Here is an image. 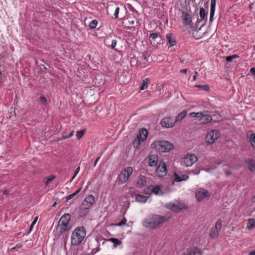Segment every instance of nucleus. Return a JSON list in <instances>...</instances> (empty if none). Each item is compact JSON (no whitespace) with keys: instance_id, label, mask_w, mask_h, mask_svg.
Returning a JSON list of instances; mask_svg holds the SVG:
<instances>
[{"instance_id":"f257e3e1","label":"nucleus","mask_w":255,"mask_h":255,"mask_svg":"<svg viewBox=\"0 0 255 255\" xmlns=\"http://www.w3.org/2000/svg\"><path fill=\"white\" fill-rule=\"evenodd\" d=\"M168 218L157 215H152L149 216L144 221V225L146 228L151 229H155L159 228L164 223L167 222Z\"/></svg>"},{"instance_id":"f03ea898","label":"nucleus","mask_w":255,"mask_h":255,"mask_svg":"<svg viewBox=\"0 0 255 255\" xmlns=\"http://www.w3.org/2000/svg\"><path fill=\"white\" fill-rule=\"evenodd\" d=\"M86 231L84 227H78L72 232L71 236V244L76 246L81 244L85 238Z\"/></svg>"},{"instance_id":"7ed1b4c3","label":"nucleus","mask_w":255,"mask_h":255,"mask_svg":"<svg viewBox=\"0 0 255 255\" xmlns=\"http://www.w3.org/2000/svg\"><path fill=\"white\" fill-rule=\"evenodd\" d=\"M151 148L161 152H168L173 148V145L167 141H156L151 145Z\"/></svg>"},{"instance_id":"20e7f679","label":"nucleus","mask_w":255,"mask_h":255,"mask_svg":"<svg viewBox=\"0 0 255 255\" xmlns=\"http://www.w3.org/2000/svg\"><path fill=\"white\" fill-rule=\"evenodd\" d=\"M190 116L192 118H198L200 123L204 125L210 123L212 120V117L208 114L207 111L198 113L192 112L190 113Z\"/></svg>"},{"instance_id":"39448f33","label":"nucleus","mask_w":255,"mask_h":255,"mask_svg":"<svg viewBox=\"0 0 255 255\" xmlns=\"http://www.w3.org/2000/svg\"><path fill=\"white\" fill-rule=\"evenodd\" d=\"M133 169L131 167H128L123 169L117 177V181L120 184L126 182L132 174Z\"/></svg>"},{"instance_id":"423d86ee","label":"nucleus","mask_w":255,"mask_h":255,"mask_svg":"<svg viewBox=\"0 0 255 255\" xmlns=\"http://www.w3.org/2000/svg\"><path fill=\"white\" fill-rule=\"evenodd\" d=\"M71 220V215L68 213L64 214L60 219L58 227L63 231H68L71 229V226L69 224Z\"/></svg>"},{"instance_id":"0eeeda50","label":"nucleus","mask_w":255,"mask_h":255,"mask_svg":"<svg viewBox=\"0 0 255 255\" xmlns=\"http://www.w3.org/2000/svg\"><path fill=\"white\" fill-rule=\"evenodd\" d=\"M198 160V157L194 154H189L183 158L181 164L182 165L188 167L192 166Z\"/></svg>"},{"instance_id":"6e6552de","label":"nucleus","mask_w":255,"mask_h":255,"mask_svg":"<svg viewBox=\"0 0 255 255\" xmlns=\"http://www.w3.org/2000/svg\"><path fill=\"white\" fill-rule=\"evenodd\" d=\"M222 227V222L219 219L216 223L215 226L213 227L210 232V237L212 239H217L219 236V232Z\"/></svg>"},{"instance_id":"1a4fd4ad","label":"nucleus","mask_w":255,"mask_h":255,"mask_svg":"<svg viewBox=\"0 0 255 255\" xmlns=\"http://www.w3.org/2000/svg\"><path fill=\"white\" fill-rule=\"evenodd\" d=\"M220 136L219 131L217 130H212L208 132L206 136V140L209 144H212L215 140L217 139Z\"/></svg>"},{"instance_id":"9d476101","label":"nucleus","mask_w":255,"mask_h":255,"mask_svg":"<svg viewBox=\"0 0 255 255\" xmlns=\"http://www.w3.org/2000/svg\"><path fill=\"white\" fill-rule=\"evenodd\" d=\"M199 16L200 18H198L197 20L196 25L198 26V24L199 23L202 22V24L201 25V27H202L205 25L207 21L208 11H206L205 9L203 7H201L200 8Z\"/></svg>"},{"instance_id":"9b49d317","label":"nucleus","mask_w":255,"mask_h":255,"mask_svg":"<svg viewBox=\"0 0 255 255\" xmlns=\"http://www.w3.org/2000/svg\"><path fill=\"white\" fill-rule=\"evenodd\" d=\"M176 123V121L173 117H168L163 118L160 121V124L161 127L168 128L173 127Z\"/></svg>"},{"instance_id":"f8f14e48","label":"nucleus","mask_w":255,"mask_h":255,"mask_svg":"<svg viewBox=\"0 0 255 255\" xmlns=\"http://www.w3.org/2000/svg\"><path fill=\"white\" fill-rule=\"evenodd\" d=\"M195 196L198 201L200 202L210 196V193L203 188H199L196 191Z\"/></svg>"},{"instance_id":"ddd939ff","label":"nucleus","mask_w":255,"mask_h":255,"mask_svg":"<svg viewBox=\"0 0 255 255\" xmlns=\"http://www.w3.org/2000/svg\"><path fill=\"white\" fill-rule=\"evenodd\" d=\"M181 19L183 24L185 26H191L192 24V18L190 14L186 11L182 12Z\"/></svg>"},{"instance_id":"4468645a","label":"nucleus","mask_w":255,"mask_h":255,"mask_svg":"<svg viewBox=\"0 0 255 255\" xmlns=\"http://www.w3.org/2000/svg\"><path fill=\"white\" fill-rule=\"evenodd\" d=\"M245 163L248 169L252 172L255 171V159L253 158H246L245 159Z\"/></svg>"},{"instance_id":"2eb2a0df","label":"nucleus","mask_w":255,"mask_h":255,"mask_svg":"<svg viewBox=\"0 0 255 255\" xmlns=\"http://www.w3.org/2000/svg\"><path fill=\"white\" fill-rule=\"evenodd\" d=\"M184 255H202V251L197 247L187 249L184 253Z\"/></svg>"},{"instance_id":"dca6fc26","label":"nucleus","mask_w":255,"mask_h":255,"mask_svg":"<svg viewBox=\"0 0 255 255\" xmlns=\"http://www.w3.org/2000/svg\"><path fill=\"white\" fill-rule=\"evenodd\" d=\"M156 171L160 177H163L167 173L166 167L164 162H160L157 168Z\"/></svg>"},{"instance_id":"f3484780","label":"nucleus","mask_w":255,"mask_h":255,"mask_svg":"<svg viewBox=\"0 0 255 255\" xmlns=\"http://www.w3.org/2000/svg\"><path fill=\"white\" fill-rule=\"evenodd\" d=\"M96 203L95 198L92 195H89L86 196L83 201L82 203H84L86 206L92 208L93 205Z\"/></svg>"},{"instance_id":"a211bd4d","label":"nucleus","mask_w":255,"mask_h":255,"mask_svg":"<svg viewBox=\"0 0 255 255\" xmlns=\"http://www.w3.org/2000/svg\"><path fill=\"white\" fill-rule=\"evenodd\" d=\"M216 0H211V4H210V17H209V22L211 24L214 18V14L216 8Z\"/></svg>"},{"instance_id":"6ab92c4d","label":"nucleus","mask_w":255,"mask_h":255,"mask_svg":"<svg viewBox=\"0 0 255 255\" xmlns=\"http://www.w3.org/2000/svg\"><path fill=\"white\" fill-rule=\"evenodd\" d=\"M167 44L168 45V47L173 46L176 44V41L175 37L172 33H168L166 36Z\"/></svg>"},{"instance_id":"aec40b11","label":"nucleus","mask_w":255,"mask_h":255,"mask_svg":"<svg viewBox=\"0 0 255 255\" xmlns=\"http://www.w3.org/2000/svg\"><path fill=\"white\" fill-rule=\"evenodd\" d=\"M91 208L87 206L84 203H82L79 207V214L81 217L85 216L89 212Z\"/></svg>"},{"instance_id":"412c9836","label":"nucleus","mask_w":255,"mask_h":255,"mask_svg":"<svg viewBox=\"0 0 255 255\" xmlns=\"http://www.w3.org/2000/svg\"><path fill=\"white\" fill-rule=\"evenodd\" d=\"M169 208L171 210L175 212H178L185 208V205L183 204H181L180 203L173 204L169 205Z\"/></svg>"},{"instance_id":"4be33fe9","label":"nucleus","mask_w":255,"mask_h":255,"mask_svg":"<svg viewBox=\"0 0 255 255\" xmlns=\"http://www.w3.org/2000/svg\"><path fill=\"white\" fill-rule=\"evenodd\" d=\"M149 56L147 54H142V55L139 57L138 62L140 65H143V66H146L148 65Z\"/></svg>"},{"instance_id":"5701e85b","label":"nucleus","mask_w":255,"mask_h":255,"mask_svg":"<svg viewBox=\"0 0 255 255\" xmlns=\"http://www.w3.org/2000/svg\"><path fill=\"white\" fill-rule=\"evenodd\" d=\"M247 139L250 140L253 148L255 150V133L249 131L247 132Z\"/></svg>"},{"instance_id":"b1692460","label":"nucleus","mask_w":255,"mask_h":255,"mask_svg":"<svg viewBox=\"0 0 255 255\" xmlns=\"http://www.w3.org/2000/svg\"><path fill=\"white\" fill-rule=\"evenodd\" d=\"M146 177L142 175L139 176L136 183V187L142 188L146 185Z\"/></svg>"},{"instance_id":"393cba45","label":"nucleus","mask_w":255,"mask_h":255,"mask_svg":"<svg viewBox=\"0 0 255 255\" xmlns=\"http://www.w3.org/2000/svg\"><path fill=\"white\" fill-rule=\"evenodd\" d=\"M157 164V156L156 155H151L148 157V164L150 166H156Z\"/></svg>"},{"instance_id":"a878e982","label":"nucleus","mask_w":255,"mask_h":255,"mask_svg":"<svg viewBox=\"0 0 255 255\" xmlns=\"http://www.w3.org/2000/svg\"><path fill=\"white\" fill-rule=\"evenodd\" d=\"M147 134V130L145 128H142L139 130V133L137 134V137L143 141L146 139Z\"/></svg>"},{"instance_id":"bb28decb","label":"nucleus","mask_w":255,"mask_h":255,"mask_svg":"<svg viewBox=\"0 0 255 255\" xmlns=\"http://www.w3.org/2000/svg\"><path fill=\"white\" fill-rule=\"evenodd\" d=\"M175 180L177 182L187 180L189 176L186 174L178 175L177 173L174 174Z\"/></svg>"},{"instance_id":"cd10ccee","label":"nucleus","mask_w":255,"mask_h":255,"mask_svg":"<svg viewBox=\"0 0 255 255\" xmlns=\"http://www.w3.org/2000/svg\"><path fill=\"white\" fill-rule=\"evenodd\" d=\"M135 199L136 201L139 203H144L147 200L148 197L143 195L137 194L135 196Z\"/></svg>"},{"instance_id":"c85d7f7f","label":"nucleus","mask_w":255,"mask_h":255,"mask_svg":"<svg viewBox=\"0 0 255 255\" xmlns=\"http://www.w3.org/2000/svg\"><path fill=\"white\" fill-rule=\"evenodd\" d=\"M187 114L186 111H183L182 112H181L180 114L178 115L177 116H176V119L175 121H176V123L181 121L182 120H183L185 117L186 116Z\"/></svg>"},{"instance_id":"c756f323","label":"nucleus","mask_w":255,"mask_h":255,"mask_svg":"<svg viewBox=\"0 0 255 255\" xmlns=\"http://www.w3.org/2000/svg\"><path fill=\"white\" fill-rule=\"evenodd\" d=\"M152 192L156 195H161L163 194L160 187L159 186H156L152 189Z\"/></svg>"},{"instance_id":"7c9ffc66","label":"nucleus","mask_w":255,"mask_h":255,"mask_svg":"<svg viewBox=\"0 0 255 255\" xmlns=\"http://www.w3.org/2000/svg\"><path fill=\"white\" fill-rule=\"evenodd\" d=\"M108 241L113 243L115 247L119 246L122 244L121 241L117 238H110L108 240Z\"/></svg>"},{"instance_id":"2f4dec72","label":"nucleus","mask_w":255,"mask_h":255,"mask_svg":"<svg viewBox=\"0 0 255 255\" xmlns=\"http://www.w3.org/2000/svg\"><path fill=\"white\" fill-rule=\"evenodd\" d=\"M149 83V80L148 78H146L142 81V84L140 86V89L143 90L147 88L148 84Z\"/></svg>"},{"instance_id":"473e14b6","label":"nucleus","mask_w":255,"mask_h":255,"mask_svg":"<svg viewBox=\"0 0 255 255\" xmlns=\"http://www.w3.org/2000/svg\"><path fill=\"white\" fill-rule=\"evenodd\" d=\"M247 228L249 229H252L255 228V219H251L249 220Z\"/></svg>"},{"instance_id":"72a5a7b5","label":"nucleus","mask_w":255,"mask_h":255,"mask_svg":"<svg viewBox=\"0 0 255 255\" xmlns=\"http://www.w3.org/2000/svg\"><path fill=\"white\" fill-rule=\"evenodd\" d=\"M81 188L78 189L74 193L67 196L66 198L67 200L72 199L76 196L81 190Z\"/></svg>"},{"instance_id":"f704fd0d","label":"nucleus","mask_w":255,"mask_h":255,"mask_svg":"<svg viewBox=\"0 0 255 255\" xmlns=\"http://www.w3.org/2000/svg\"><path fill=\"white\" fill-rule=\"evenodd\" d=\"M55 177L53 175H51L47 178H45L44 179V181L46 185H48V184L51 183L53 180L55 179Z\"/></svg>"},{"instance_id":"c9c22d12","label":"nucleus","mask_w":255,"mask_h":255,"mask_svg":"<svg viewBox=\"0 0 255 255\" xmlns=\"http://www.w3.org/2000/svg\"><path fill=\"white\" fill-rule=\"evenodd\" d=\"M141 141H142L141 139L136 137V138L133 141V145L134 147L137 148L140 145Z\"/></svg>"},{"instance_id":"e433bc0d","label":"nucleus","mask_w":255,"mask_h":255,"mask_svg":"<svg viewBox=\"0 0 255 255\" xmlns=\"http://www.w3.org/2000/svg\"><path fill=\"white\" fill-rule=\"evenodd\" d=\"M239 56L237 54H234L231 56H228L226 57V60L227 62H231L233 59L239 58Z\"/></svg>"},{"instance_id":"4c0bfd02","label":"nucleus","mask_w":255,"mask_h":255,"mask_svg":"<svg viewBox=\"0 0 255 255\" xmlns=\"http://www.w3.org/2000/svg\"><path fill=\"white\" fill-rule=\"evenodd\" d=\"M85 133V130H81L76 132V136L78 139H80Z\"/></svg>"},{"instance_id":"58836bf2","label":"nucleus","mask_w":255,"mask_h":255,"mask_svg":"<svg viewBox=\"0 0 255 255\" xmlns=\"http://www.w3.org/2000/svg\"><path fill=\"white\" fill-rule=\"evenodd\" d=\"M98 24V21L96 20H93L89 23V27L92 29H94L96 27Z\"/></svg>"},{"instance_id":"ea45409f","label":"nucleus","mask_w":255,"mask_h":255,"mask_svg":"<svg viewBox=\"0 0 255 255\" xmlns=\"http://www.w3.org/2000/svg\"><path fill=\"white\" fill-rule=\"evenodd\" d=\"M74 133V131L72 130L69 135H63L60 137V138L59 139L60 140H62V139H67L68 138H69V137H71L72 136H73Z\"/></svg>"},{"instance_id":"a19ab883","label":"nucleus","mask_w":255,"mask_h":255,"mask_svg":"<svg viewBox=\"0 0 255 255\" xmlns=\"http://www.w3.org/2000/svg\"><path fill=\"white\" fill-rule=\"evenodd\" d=\"M126 223H127V219L125 217H124L123 219H122V220L121 222H120L119 223H118L116 225V226L121 227L123 225H125L126 224Z\"/></svg>"},{"instance_id":"79ce46f5","label":"nucleus","mask_w":255,"mask_h":255,"mask_svg":"<svg viewBox=\"0 0 255 255\" xmlns=\"http://www.w3.org/2000/svg\"><path fill=\"white\" fill-rule=\"evenodd\" d=\"M80 167L79 166L78 167L75 171V173H74V175L73 176V177H72L71 179V181H72L75 178V177L76 176V175H77V174L79 173V171H80Z\"/></svg>"},{"instance_id":"37998d69","label":"nucleus","mask_w":255,"mask_h":255,"mask_svg":"<svg viewBox=\"0 0 255 255\" xmlns=\"http://www.w3.org/2000/svg\"><path fill=\"white\" fill-rule=\"evenodd\" d=\"M158 37V34L157 33H152L150 35V38L152 40H155Z\"/></svg>"},{"instance_id":"c03bdc74","label":"nucleus","mask_w":255,"mask_h":255,"mask_svg":"<svg viewBox=\"0 0 255 255\" xmlns=\"http://www.w3.org/2000/svg\"><path fill=\"white\" fill-rule=\"evenodd\" d=\"M120 8L119 7H117L115 9L114 16L116 18H118L119 17V13Z\"/></svg>"},{"instance_id":"a18cd8bd","label":"nucleus","mask_w":255,"mask_h":255,"mask_svg":"<svg viewBox=\"0 0 255 255\" xmlns=\"http://www.w3.org/2000/svg\"><path fill=\"white\" fill-rule=\"evenodd\" d=\"M38 217L36 216L34 220L33 221V222H32L31 224V226H30V230H32V228L33 227V226L36 224V222L38 220Z\"/></svg>"},{"instance_id":"49530a36","label":"nucleus","mask_w":255,"mask_h":255,"mask_svg":"<svg viewBox=\"0 0 255 255\" xmlns=\"http://www.w3.org/2000/svg\"><path fill=\"white\" fill-rule=\"evenodd\" d=\"M39 100L41 102L44 103L45 104H47V101L46 98L45 97L40 96L39 98Z\"/></svg>"},{"instance_id":"de8ad7c7","label":"nucleus","mask_w":255,"mask_h":255,"mask_svg":"<svg viewBox=\"0 0 255 255\" xmlns=\"http://www.w3.org/2000/svg\"><path fill=\"white\" fill-rule=\"evenodd\" d=\"M117 43V42L116 40H115V39L112 40L111 45V47L112 48H115L116 46Z\"/></svg>"},{"instance_id":"09e8293b","label":"nucleus","mask_w":255,"mask_h":255,"mask_svg":"<svg viewBox=\"0 0 255 255\" xmlns=\"http://www.w3.org/2000/svg\"><path fill=\"white\" fill-rule=\"evenodd\" d=\"M202 89L206 91H208L209 90V88L208 86H207V85L202 86Z\"/></svg>"},{"instance_id":"8fccbe9b","label":"nucleus","mask_w":255,"mask_h":255,"mask_svg":"<svg viewBox=\"0 0 255 255\" xmlns=\"http://www.w3.org/2000/svg\"><path fill=\"white\" fill-rule=\"evenodd\" d=\"M250 72L255 77V68H251L250 69Z\"/></svg>"},{"instance_id":"3c124183","label":"nucleus","mask_w":255,"mask_h":255,"mask_svg":"<svg viewBox=\"0 0 255 255\" xmlns=\"http://www.w3.org/2000/svg\"><path fill=\"white\" fill-rule=\"evenodd\" d=\"M101 157L100 156H99L98 158H97V159L95 160V162H94V166H96L98 162L99 161V160H100Z\"/></svg>"},{"instance_id":"603ef678","label":"nucleus","mask_w":255,"mask_h":255,"mask_svg":"<svg viewBox=\"0 0 255 255\" xmlns=\"http://www.w3.org/2000/svg\"><path fill=\"white\" fill-rule=\"evenodd\" d=\"M2 193H3V195H8L9 194V191L5 189L3 191Z\"/></svg>"},{"instance_id":"864d4df0","label":"nucleus","mask_w":255,"mask_h":255,"mask_svg":"<svg viewBox=\"0 0 255 255\" xmlns=\"http://www.w3.org/2000/svg\"><path fill=\"white\" fill-rule=\"evenodd\" d=\"M22 247L21 244H17L15 247H13L12 249L13 250L15 248H20Z\"/></svg>"},{"instance_id":"5fc2aeb1","label":"nucleus","mask_w":255,"mask_h":255,"mask_svg":"<svg viewBox=\"0 0 255 255\" xmlns=\"http://www.w3.org/2000/svg\"><path fill=\"white\" fill-rule=\"evenodd\" d=\"M128 21L129 24H130V25H132L134 23V21L133 20L128 19Z\"/></svg>"},{"instance_id":"6e6d98bb","label":"nucleus","mask_w":255,"mask_h":255,"mask_svg":"<svg viewBox=\"0 0 255 255\" xmlns=\"http://www.w3.org/2000/svg\"><path fill=\"white\" fill-rule=\"evenodd\" d=\"M187 70L186 69H182L180 71L181 73H183L186 74L187 73Z\"/></svg>"},{"instance_id":"4d7b16f0","label":"nucleus","mask_w":255,"mask_h":255,"mask_svg":"<svg viewBox=\"0 0 255 255\" xmlns=\"http://www.w3.org/2000/svg\"><path fill=\"white\" fill-rule=\"evenodd\" d=\"M249 255H255V250H254V251H253L249 253Z\"/></svg>"},{"instance_id":"13d9d810","label":"nucleus","mask_w":255,"mask_h":255,"mask_svg":"<svg viewBox=\"0 0 255 255\" xmlns=\"http://www.w3.org/2000/svg\"><path fill=\"white\" fill-rule=\"evenodd\" d=\"M196 77H197L196 75H194L193 76V81H196Z\"/></svg>"},{"instance_id":"bf43d9fd","label":"nucleus","mask_w":255,"mask_h":255,"mask_svg":"<svg viewBox=\"0 0 255 255\" xmlns=\"http://www.w3.org/2000/svg\"><path fill=\"white\" fill-rule=\"evenodd\" d=\"M202 85H197L196 87H198V88H202Z\"/></svg>"},{"instance_id":"052dcab7","label":"nucleus","mask_w":255,"mask_h":255,"mask_svg":"<svg viewBox=\"0 0 255 255\" xmlns=\"http://www.w3.org/2000/svg\"><path fill=\"white\" fill-rule=\"evenodd\" d=\"M194 73H195V75H196V76H197L198 73L197 71H195Z\"/></svg>"},{"instance_id":"680f3d73","label":"nucleus","mask_w":255,"mask_h":255,"mask_svg":"<svg viewBox=\"0 0 255 255\" xmlns=\"http://www.w3.org/2000/svg\"><path fill=\"white\" fill-rule=\"evenodd\" d=\"M253 201L255 202V196L253 198Z\"/></svg>"}]
</instances>
